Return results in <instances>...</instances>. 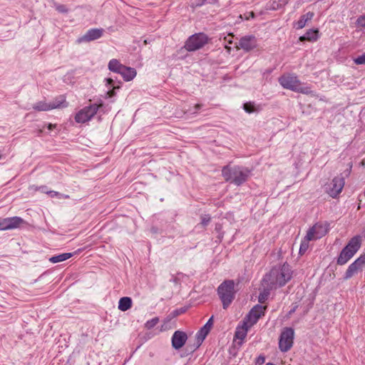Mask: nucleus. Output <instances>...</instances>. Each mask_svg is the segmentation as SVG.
Returning <instances> with one entry per match:
<instances>
[{"label":"nucleus","mask_w":365,"mask_h":365,"mask_svg":"<svg viewBox=\"0 0 365 365\" xmlns=\"http://www.w3.org/2000/svg\"><path fill=\"white\" fill-rule=\"evenodd\" d=\"M159 322V319L158 317L153 318L150 320H148L145 326L147 329H150L153 328Z\"/></svg>","instance_id":"obj_33"},{"label":"nucleus","mask_w":365,"mask_h":365,"mask_svg":"<svg viewBox=\"0 0 365 365\" xmlns=\"http://www.w3.org/2000/svg\"><path fill=\"white\" fill-rule=\"evenodd\" d=\"M365 265V255H361L348 267L344 275V279H349L359 271L361 270Z\"/></svg>","instance_id":"obj_11"},{"label":"nucleus","mask_w":365,"mask_h":365,"mask_svg":"<svg viewBox=\"0 0 365 365\" xmlns=\"http://www.w3.org/2000/svg\"><path fill=\"white\" fill-rule=\"evenodd\" d=\"M132 306V300L130 297H124L120 299L118 302V309L120 311L125 312Z\"/></svg>","instance_id":"obj_23"},{"label":"nucleus","mask_w":365,"mask_h":365,"mask_svg":"<svg viewBox=\"0 0 365 365\" xmlns=\"http://www.w3.org/2000/svg\"><path fill=\"white\" fill-rule=\"evenodd\" d=\"M252 327V326H248V322L244 320L241 326H238L236 329L235 338L240 339L241 341L244 340L247 334L248 330Z\"/></svg>","instance_id":"obj_17"},{"label":"nucleus","mask_w":365,"mask_h":365,"mask_svg":"<svg viewBox=\"0 0 365 365\" xmlns=\"http://www.w3.org/2000/svg\"><path fill=\"white\" fill-rule=\"evenodd\" d=\"M262 287H263V290L260 292V294L259 295V301L261 303H263L267 299V297L269 294V291L272 289L274 288V287H269V286H268L267 284H264L263 281H262Z\"/></svg>","instance_id":"obj_27"},{"label":"nucleus","mask_w":365,"mask_h":365,"mask_svg":"<svg viewBox=\"0 0 365 365\" xmlns=\"http://www.w3.org/2000/svg\"><path fill=\"white\" fill-rule=\"evenodd\" d=\"M311 240H308L307 239V235H306L304 239L302 241V243H301V245H300V248H299V253L301 255H303L307 250V249L309 247V242Z\"/></svg>","instance_id":"obj_31"},{"label":"nucleus","mask_w":365,"mask_h":365,"mask_svg":"<svg viewBox=\"0 0 365 365\" xmlns=\"http://www.w3.org/2000/svg\"><path fill=\"white\" fill-rule=\"evenodd\" d=\"M225 48H226V49H227V51H228V52H230V51L231 48H230L229 46L225 45Z\"/></svg>","instance_id":"obj_48"},{"label":"nucleus","mask_w":365,"mask_h":365,"mask_svg":"<svg viewBox=\"0 0 365 365\" xmlns=\"http://www.w3.org/2000/svg\"><path fill=\"white\" fill-rule=\"evenodd\" d=\"M195 113L198 109H200L201 108V105L200 104H196L195 106Z\"/></svg>","instance_id":"obj_46"},{"label":"nucleus","mask_w":365,"mask_h":365,"mask_svg":"<svg viewBox=\"0 0 365 365\" xmlns=\"http://www.w3.org/2000/svg\"><path fill=\"white\" fill-rule=\"evenodd\" d=\"M33 108L37 111H47L52 110V106L46 101H39L33 105Z\"/></svg>","instance_id":"obj_26"},{"label":"nucleus","mask_w":365,"mask_h":365,"mask_svg":"<svg viewBox=\"0 0 365 365\" xmlns=\"http://www.w3.org/2000/svg\"><path fill=\"white\" fill-rule=\"evenodd\" d=\"M210 221V217L207 215H204L201 216V225L202 226H206Z\"/></svg>","instance_id":"obj_37"},{"label":"nucleus","mask_w":365,"mask_h":365,"mask_svg":"<svg viewBox=\"0 0 365 365\" xmlns=\"http://www.w3.org/2000/svg\"><path fill=\"white\" fill-rule=\"evenodd\" d=\"M327 231L328 225L327 223H317L307 232V239L312 240L319 239L325 235Z\"/></svg>","instance_id":"obj_10"},{"label":"nucleus","mask_w":365,"mask_h":365,"mask_svg":"<svg viewBox=\"0 0 365 365\" xmlns=\"http://www.w3.org/2000/svg\"><path fill=\"white\" fill-rule=\"evenodd\" d=\"M212 325V317L208 320V322L204 326H206L207 327V329L210 330Z\"/></svg>","instance_id":"obj_41"},{"label":"nucleus","mask_w":365,"mask_h":365,"mask_svg":"<svg viewBox=\"0 0 365 365\" xmlns=\"http://www.w3.org/2000/svg\"><path fill=\"white\" fill-rule=\"evenodd\" d=\"M73 256L72 253H62L58 255L53 256L49 258V261L52 263H58L61 262H63Z\"/></svg>","instance_id":"obj_24"},{"label":"nucleus","mask_w":365,"mask_h":365,"mask_svg":"<svg viewBox=\"0 0 365 365\" xmlns=\"http://www.w3.org/2000/svg\"><path fill=\"white\" fill-rule=\"evenodd\" d=\"M294 336L293 329L285 327L282 329L279 339V348L281 351L287 352L292 347Z\"/></svg>","instance_id":"obj_6"},{"label":"nucleus","mask_w":365,"mask_h":365,"mask_svg":"<svg viewBox=\"0 0 365 365\" xmlns=\"http://www.w3.org/2000/svg\"><path fill=\"white\" fill-rule=\"evenodd\" d=\"M102 104H91L78 110L75 115V120L78 123H85L89 121L96 113Z\"/></svg>","instance_id":"obj_5"},{"label":"nucleus","mask_w":365,"mask_h":365,"mask_svg":"<svg viewBox=\"0 0 365 365\" xmlns=\"http://www.w3.org/2000/svg\"><path fill=\"white\" fill-rule=\"evenodd\" d=\"M47 127H48V129L49 130H51L52 129H53V128H55L56 127V124L49 123Z\"/></svg>","instance_id":"obj_44"},{"label":"nucleus","mask_w":365,"mask_h":365,"mask_svg":"<svg viewBox=\"0 0 365 365\" xmlns=\"http://www.w3.org/2000/svg\"><path fill=\"white\" fill-rule=\"evenodd\" d=\"M55 8L60 13H67L68 12V9L66 8V6L65 5L56 4Z\"/></svg>","instance_id":"obj_36"},{"label":"nucleus","mask_w":365,"mask_h":365,"mask_svg":"<svg viewBox=\"0 0 365 365\" xmlns=\"http://www.w3.org/2000/svg\"><path fill=\"white\" fill-rule=\"evenodd\" d=\"M222 174L226 181L240 185L247 180L250 170L245 167L225 166L222 170Z\"/></svg>","instance_id":"obj_2"},{"label":"nucleus","mask_w":365,"mask_h":365,"mask_svg":"<svg viewBox=\"0 0 365 365\" xmlns=\"http://www.w3.org/2000/svg\"><path fill=\"white\" fill-rule=\"evenodd\" d=\"M351 168H352V164L351 163H349V168L347 170V173L346 174V176L350 174Z\"/></svg>","instance_id":"obj_45"},{"label":"nucleus","mask_w":365,"mask_h":365,"mask_svg":"<svg viewBox=\"0 0 365 365\" xmlns=\"http://www.w3.org/2000/svg\"><path fill=\"white\" fill-rule=\"evenodd\" d=\"M48 194H49L51 195V197H54V196H58L59 195L58 192H55V191H49V192H48Z\"/></svg>","instance_id":"obj_43"},{"label":"nucleus","mask_w":365,"mask_h":365,"mask_svg":"<svg viewBox=\"0 0 365 365\" xmlns=\"http://www.w3.org/2000/svg\"><path fill=\"white\" fill-rule=\"evenodd\" d=\"M264 360L265 359L264 356H259L257 359V363L259 364H262L264 362Z\"/></svg>","instance_id":"obj_42"},{"label":"nucleus","mask_w":365,"mask_h":365,"mask_svg":"<svg viewBox=\"0 0 365 365\" xmlns=\"http://www.w3.org/2000/svg\"><path fill=\"white\" fill-rule=\"evenodd\" d=\"M292 277V270L289 264H284L273 267L271 271L267 274L263 282L267 284L269 287L277 288L284 286Z\"/></svg>","instance_id":"obj_1"},{"label":"nucleus","mask_w":365,"mask_h":365,"mask_svg":"<svg viewBox=\"0 0 365 365\" xmlns=\"http://www.w3.org/2000/svg\"><path fill=\"white\" fill-rule=\"evenodd\" d=\"M244 109L248 113L258 112L260 110L259 106H256L255 103L249 102L244 104Z\"/></svg>","instance_id":"obj_30"},{"label":"nucleus","mask_w":365,"mask_h":365,"mask_svg":"<svg viewBox=\"0 0 365 365\" xmlns=\"http://www.w3.org/2000/svg\"><path fill=\"white\" fill-rule=\"evenodd\" d=\"M217 0H193L192 5L195 6H201L205 3L215 4Z\"/></svg>","instance_id":"obj_32"},{"label":"nucleus","mask_w":365,"mask_h":365,"mask_svg":"<svg viewBox=\"0 0 365 365\" xmlns=\"http://www.w3.org/2000/svg\"><path fill=\"white\" fill-rule=\"evenodd\" d=\"M314 17V13L313 12H308L306 14L304 15H302L299 20H298L295 25H296V28L297 29H301L302 28H304L307 23L309 21H311L312 19V18Z\"/></svg>","instance_id":"obj_20"},{"label":"nucleus","mask_w":365,"mask_h":365,"mask_svg":"<svg viewBox=\"0 0 365 365\" xmlns=\"http://www.w3.org/2000/svg\"><path fill=\"white\" fill-rule=\"evenodd\" d=\"M281 8L282 7L279 6V4H277V0L274 1L270 5V9L272 10H278Z\"/></svg>","instance_id":"obj_38"},{"label":"nucleus","mask_w":365,"mask_h":365,"mask_svg":"<svg viewBox=\"0 0 365 365\" xmlns=\"http://www.w3.org/2000/svg\"><path fill=\"white\" fill-rule=\"evenodd\" d=\"M354 255V252L344 247L337 259V264L340 265L345 264Z\"/></svg>","instance_id":"obj_19"},{"label":"nucleus","mask_w":365,"mask_h":365,"mask_svg":"<svg viewBox=\"0 0 365 365\" xmlns=\"http://www.w3.org/2000/svg\"><path fill=\"white\" fill-rule=\"evenodd\" d=\"M210 329H207L206 326H203L197 333V339L199 344H201L202 341L205 339L206 336L209 333Z\"/></svg>","instance_id":"obj_28"},{"label":"nucleus","mask_w":365,"mask_h":365,"mask_svg":"<svg viewBox=\"0 0 365 365\" xmlns=\"http://www.w3.org/2000/svg\"><path fill=\"white\" fill-rule=\"evenodd\" d=\"M119 74L125 81H130L136 76L137 72L135 68L125 66Z\"/></svg>","instance_id":"obj_18"},{"label":"nucleus","mask_w":365,"mask_h":365,"mask_svg":"<svg viewBox=\"0 0 365 365\" xmlns=\"http://www.w3.org/2000/svg\"><path fill=\"white\" fill-rule=\"evenodd\" d=\"M42 192H46L48 193V192L46 190V187H41L39 188Z\"/></svg>","instance_id":"obj_47"},{"label":"nucleus","mask_w":365,"mask_h":365,"mask_svg":"<svg viewBox=\"0 0 365 365\" xmlns=\"http://www.w3.org/2000/svg\"><path fill=\"white\" fill-rule=\"evenodd\" d=\"M106 86L108 88V91L106 93V96H107L108 98H111V97L115 96V93L114 90L117 87L113 86V79H111V78H106Z\"/></svg>","instance_id":"obj_29"},{"label":"nucleus","mask_w":365,"mask_h":365,"mask_svg":"<svg viewBox=\"0 0 365 365\" xmlns=\"http://www.w3.org/2000/svg\"><path fill=\"white\" fill-rule=\"evenodd\" d=\"M257 46V40L254 36H245L240 38L237 48L245 51H251Z\"/></svg>","instance_id":"obj_13"},{"label":"nucleus","mask_w":365,"mask_h":365,"mask_svg":"<svg viewBox=\"0 0 365 365\" xmlns=\"http://www.w3.org/2000/svg\"><path fill=\"white\" fill-rule=\"evenodd\" d=\"M345 184L344 178L335 177L327 186V192L333 198L336 197L341 192Z\"/></svg>","instance_id":"obj_8"},{"label":"nucleus","mask_w":365,"mask_h":365,"mask_svg":"<svg viewBox=\"0 0 365 365\" xmlns=\"http://www.w3.org/2000/svg\"><path fill=\"white\" fill-rule=\"evenodd\" d=\"M279 84L286 89L294 92L309 94L312 92L310 87L302 83L298 78L293 74H284L279 78Z\"/></svg>","instance_id":"obj_3"},{"label":"nucleus","mask_w":365,"mask_h":365,"mask_svg":"<svg viewBox=\"0 0 365 365\" xmlns=\"http://www.w3.org/2000/svg\"><path fill=\"white\" fill-rule=\"evenodd\" d=\"M266 307L262 305L255 306L250 312L249 314L245 319L248 322V326H253L255 324L259 319L264 315Z\"/></svg>","instance_id":"obj_12"},{"label":"nucleus","mask_w":365,"mask_h":365,"mask_svg":"<svg viewBox=\"0 0 365 365\" xmlns=\"http://www.w3.org/2000/svg\"><path fill=\"white\" fill-rule=\"evenodd\" d=\"M124 66V65L120 63V62L115 58L111 59L108 64V68L110 71L118 74Z\"/></svg>","instance_id":"obj_21"},{"label":"nucleus","mask_w":365,"mask_h":365,"mask_svg":"<svg viewBox=\"0 0 365 365\" xmlns=\"http://www.w3.org/2000/svg\"><path fill=\"white\" fill-rule=\"evenodd\" d=\"M290 0H277V4H279L282 8L288 4Z\"/></svg>","instance_id":"obj_40"},{"label":"nucleus","mask_w":365,"mask_h":365,"mask_svg":"<svg viewBox=\"0 0 365 365\" xmlns=\"http://www.w3.org/2000/svg\"><path fill=\"white\" fill-rule=\"evenodd\" d=\"M319 31L317 29H310L307 33L299 38L300 41H314L318 38Z\"/></svg>","instance_id":"obj_22"},{"label":"nucleus","mask_w":365,"mask_h":365,"mask_svg":"<svg viewBox=\"0 0 365 365\" xmlns=\"http://www.w3.org/2000/svg\"><path fill=\"white\" fill-rule=\"evenodd\" d=\"M207 42V38L205 34H195L187 40L185 48L189 51H194L202 48Z\"/></svg>","instance_id":"obj_7"},{"label":"nucleus","mask_w":365,"mask_h":365,"mask_svg":"<svg viewBox=\"0 0 365 365\" xmlns=\"http://www.w3.org/2000/svg\"><path fill=\"white\" fill-rule=\"evenodd\" d=\"M233 36L232 34L227 35V36L225 37V41H226L228 44H231L232 43Z\"/></svg>","instance_id":"obj_39"},{"label":"nucleus","mask_w":365,"mask_h":365,"mask_svg":"<svg viewBox=\"0 0 365 365\" xmlns=\"http://www.w3.org/2000/svg\"><path fill=\"white\" fill-rule=\"evenodd\" d=\"M354 62L357 65L365 64V52L354 59Z\"/></svg>","instance_id":"obj_34"},{"label":"nucleus","mask_w":365,"mask_h":365,"mask_svg":"<svg viewBox=\"0 0 365 365\" xmlns=\"http://www.w3.org/2000/svg\"><path fill=\"white\" fill-rule=\"evenodd\" d=\"M219 297L222 302L223 308L226 309L235 298V284L232 280L222 283L217 289Z\"/></svg>","instance_id":"obj_4"},{"label":"nucleus","mask_w":365,"mask_h":365,"mask_svg":"<svg viewBox=\"0 0 365 365\" xmlns=\"http://www.w3.org/2000/svg\"><path fill=\"white\" fill-rule=\"evenodd\" d=\"M103 34V29H92L88 30L81 38V41H91L100 38Z\"/></svg>","instance_id":"obj_15"},{"label":"nucleus","mask_w":365,"mask_h":365,"mask_svg":"<svg viewBox=\"0 0 365 365\" xmlns=\"http://www.w3.org/2000/svg\"><path fill=\"white\" fill-rule=\"evenodd\" d=\"M187 339V334L182 331H176L172 336V346L175 349L182 348Z\"/></svg>","instance_id":"obj_14"},{"label":"nucleus","mask_w":365,"mask_h":365,"mask_svg":"<svg viewBox=\"0 0 365 365\" xmlns=\"http://www.w3.org/2000/svg\"><path fill=\"white\" fill-rule=\"evenodd\" d=\"M356 24L357 27L364 28L365 27V15L360 16L356 21Z\"/></svg>","instance_id":"obj_35"},{"label":"nucleus","mask_w":365,"mask_h":365,"mask_svg":"<svg viewBox=\"0 0 365 365\" xmlns=\"http://www.w3.org/2000/svg\"><path fill=\"white\" fill-rule=\"evenodd\" d=\"M50 103V106H52V109L64 108L67 106L65 97L61 96L56 98L53 101Z\"/></svg>","instance_id":"obj_25"},{"label":"nucleus","mask_w":365,"mask_h":365,"mask_svg":"<svg viewBox=\"0 0 365 365\" xmlns=\"http://www.w3.org/2000/svg\"><path fill=\"white\" fill-rule=\"evenodd\" d=\"M24 220L20 217H11L0 219V231L14 230L21 227Z\"/></svg>","instance_id":"obj_9"},{"label":"nucleus","mask_w":365,"mask_h":365,"mask_svg":"<svg viewBox=\"0 0 365 365\" xmlns=\"http://www.w3.org/2000/svg\"><path fill=\"white\" fill-rule=\"evenodd\" d=\"M361 241L362 240L360 235L354 236L351 238L345 248L356 254L361 247Z\"/></svg>","instance_id":"obj_16"}]
</instances>
